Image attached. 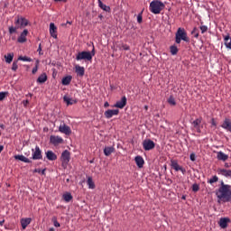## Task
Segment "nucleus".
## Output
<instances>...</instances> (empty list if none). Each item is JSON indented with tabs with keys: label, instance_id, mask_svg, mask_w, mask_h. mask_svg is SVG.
Here are the masks:
<instances>
[{
	"label": "nucleus",
	"instance_id": "f257e3e1",
	"mask_svg": "<svg viewBox=\"0 0 231 231\" xmlns=\"http://www.w3.org/2000/svg\"><path fill=\"white\" fill-rule=\"evenodd\" d=\"M218 203L231 201V186L221 182L220 188L216 191Z\"/></svg>",
	"mask_w": 231,
	"mask_h": 231
},
{
	"label": "nucleus",
	"instance_id": "f03ea898",
	"mask_svg": "<svg viewBox=\"0 0 231 231\" xmlns=\"http://www.w3.org/2000/svg\"><path fill=\"white\" fill-rule=\"evenodd\" d=\"M165 8V4H163L162 1L153 0L150 3V12L152 14H154L155 15H158V14L162 13V10Z\"/></svg>",
	"mask_w": 231,
	"mask_h": 231
},
{
	"label": "nucleus",
	"instance_id": "7ed1b4c3",
	"mask_svg": "<svg viewBox=\"0 0 231 231\" xmlns=\"http://www.w3.org/2000/svg\"><path fill=\"white\" fill-rule=\"evenodd\" d=\"M93 57H95V47H93L92 51H81L79 52L76 56V60H92Z\"/></svg>",
	"mask_w": 231,
	"mask_h": 231
},
{
	"label": "nucleus",
	"instance_id": "20e7f679",
	"mask_svg": "<svg viewBox=\"0 0 231 231\" xmlns=\"http://www.w3.org/2000/svg\"><path fill=\"white\" fill-rule=\"evenodd\" d=\"M70 153L68 150H65L62 153H61V165L63 169H66V167H68V164L69 163V160H70Z\"/></svg>",
	"mask_w": 231,
	"mask_h": 231
},
{
	"label": "nucleus",
	"instance_id": "39448f33",
	"mask_svg": "<svg viewBox=\"0 0 231 231\" xmlns=\"http://www.w3.org/2000/svg\"><path fill=\"white\" fill-rule=\"evenodd\" d=\"M14 24L17 26L18 29L22 30V28H26L28 24V20L23 17H17L14 21Z\"/></svg>",
	"mask_w": 231,
	"mask_h": 231
},
{
	"label": "nucleus",
	"instance_id": "423d86ee",
	"mask_svg": "<svg viewBox=\"0 0 231 231\" xmlns=\"http://www.w3.org/2000/svg\"><path fill=\"white\" fill-rule=\"evenodd\" d=\"M59 131L60 133H62V134H66L67 136H69V134H71V128L64 123H61L60 125Z\"/></svg>",
	"mask_w": 231,
	"mask_h": 231
},
{
	"label": "nucleus",
	"instance_id": "0eeeda50",
	"mask_svg": "<svg viewBox=\"0 0 231 231\" xmlns=\"http://www.w3.org/2000/svg\"><path fill=\"white\" fill-rule=\"evenodd\" d=\"M176 37H179V39H181L185 42H189V37H187V32H185V29L179 28L176 32Z\"/></svg>",
	"mask_w": 231,
	"mask_h": 231
},
{
	"label": "nucleus",
	"instance_id": "6e6552de",
	"mask_svg": "<svg viewBox=\"0 0 231 231\" xmlns=\"http://www.w3.org/2000/svg\"><path fill=\"white\" fill-rule=\"evenodd\" d=\"M143 147L144 151H152V149H154L155 144L151 139H146L143 142Z\"/></svg>",
	"mask_w": 231,
	"mask_h": 231
},
{
	"label": "nucleus",
	"instance_id": "1a4fd4ad",
	"mask_svg": "<svg viewBox=\"0 0 231 231\" xmlns=\"http://www.w3.org/2000/svg\"><path fill=\"white\" fill-rule=\"evenodd\" d=\"M50 142L52 143V145H59L60 143H64V139L59 135H51L50 137Z\"/></svg>",
	"mask_w": 231,
	"mask_h": 231
},
{
	"label": "nucleus",
	"instance_id": "9d476101",
	"mask_svg": "<svg viewBox=\"0 0 231 231\" xmlns=\"http://www.w3.org/2000/svg\"><path fill=\"white\" fill-rule=\"evenodd\" d=\"M42 152H41V148L36 146L35 149H32V160H42Z\"/></svg>",
	"mask_w": 231,
	"mask_h": 231
},
{
	"label": "nucleus",
	"instance_id": "9b49d317",
	"mask_svg": "<svg viewBox=\"0 0 231 231\" xmlns=\"http://www.w3.org/2000/svg\"><path fill=\"white\" fill-rule=\"evenodd\" d=\"M127 104V98L125 97H123L119 101H117L113 107H118L119 109H124L125 107V105Z\"/></svg>",
	"mask_w": 231,
	"mask_h": 231
},
{
	"label": "nucleus",
	"instance_id": "f8f14e48",
	"mask_svg": "<svg viewBox=\"0 0 231 231\" xmlns=\"http://www.w3.org/2000/svg\"><path fill=\"white\" fill-rule=\"evenodd\" d=\"M120 113L118 109H108L105 112L106 118H113V116H116Z\"/></svg>",
	"mask_w": 231,
	"mask_h": 231
},
{
	"label": "nucleus",
	"instance_id": "ddd939ff",
	"mask_svg": "<svg viewBox=\"0 0 231 231\" xmlns=\"http://www.w3.org/2000/svg\"><path fill=\"white\" fill-rule=\"evenodd\" d=\"M192 127L195 131H197V133H201V118L193 121Z\"/></svg>",
	"mask_w": 231,
	"mask_h": 231
},
{
	"label": "nucleus",
	"instance_id": "4468645a",
	"mask_svg": "<svg viewBox=\"0 0 231 231\" xmlns=\"http://www.w3.org/2000/svg\"><path fill=\"white\" fill-rule=\"evenodd\" d=\"M50 35L53 37V39H57V26L55 23H50Z\"/></svg>",
	"mask_w": 231,
	"mask_h": 231
},
{
	"label": "nucleus",
	"instance_id": "2eb2a0df",
	"mask_svg": "<svg viewBox=\"0 0 231 231\" xmlns=\"http://www.w3.org/2000/svg\"><path fill=\"white\" fill-rule=\"evenodd\" d=\"M228 223H230V218L222 217L220 218L218 225L221 228H226V226H228Z\"/></svg>",
	"mask_w": 231,
	"mask_h": 231
},
{
	"label": "nucleus",
	"instance_id": "dca6fc26",
	"mask_svg": "<svg viewBox=\"0 0 231 231\" xmlns=\"http://www.w3.org/2000/svg\"><path fill=\"white\" fill-rule=\"evenodd\" d=\"M20 223H21L23 230H26V226H28V225H30V223H32V219L30 217L22 218L20 220Z\"/></svg>",
	"mask_w": 231,
	"mask_h": 231
},
{
	"label": "nucleus",
	"instance_id": "f3484780",
	"mask_svg": "<svg viewBox=\"0 0 231 231\" xmlns=\"http://www.w3.org/2000/svg\"><path fill=\"white\" fill-rule=\"evenodd\" d=\"M217 158L220 162H226V160H228V155L223 152H217Z\"/></svg>",
	"mask_w": 231,
	"mask_h": 231
},
{
	"label": "nucleus",
	"instance_id": "a211bd4d",
	"mask_svg": "<svg viewBox=\"0 0 231 231\" xmlns=\"http://www.w3.org/2000/svg\"><path fill=\"white\" fill-rule=\"evenodd\" d=\"M75 71H76V73L79 77H84V73H85L86 69H84V67H81L79 65H76L75 66Z\"/></svg>",
	"mask_w": 231,
	"mask_h": 231
},
{
	"label": "nucleus",
	"instance_id": "6ab92c4d",
	"mask_svg": "<svg viewBox=\"0 0 231 231\" xmlns=\"http://www.w3.org/2000/svg\"><path fill=\"white\" fill-rule=\"evenodd\" d=\"M221 127L223 129H226V131H229V133H231V120L230 119H225V121L222 124Z\"/></svg>",
	"mask_w": 231,
	"mask_h": 231
},
{
	"label": "nucleus",
	"instance_id": "aec40b11",
	"mask_svg": "<svg viewBox=\"0 0 231 231\" xmlns=\"http://www.w3.org/2000/svg\"><path fill=\"white\" fill-rule=\"evenodd\" d=\"M63 100L67 104V106H73V104H77V100L71 98L69 96H64Z\"/></svg>",
	"mask_w": 231,
	"mask_h": 231
},
{
	"label": "nucleus",
	"instance_id": "412c9836",
	"mask_svg": "<svg viewBox=\"0 0 231 231\" xmlns=\"http://www.w3.org/2000/svg\"><path fill=\"white\" fill-rule=\"evenodd\" d=\"M28 35V30H23L18 37V42H26V36Z\"/></svg>",
	"mask_w": 231,
	"mask_h": 231
},
{
	"label": "nucleus",
	"instance_id": "4be33fe9",
	"mask_svg": "<svg viewBox=\"0 0 231 231\" xmlns=\"http://www.w3.org/2000/svg\"><path fill=\"white\" fill-rule=\"evenodd\" d=\"M46 157L51 162H54V160H57V154H55V152H53L52 151L46 152Z\"/></svg>",
	"mask_w": 231,
	"mask_h": 231
},
{
	"label": "nucleus",
	"instance_id": "5701e85b",
	"mask_svg": "<svg viewBox=\"0 0 231 231\" xmlns=\"http://www.w3.org/2000/svg\"><path fill=\"white\" fill-rule=\"evenodd\" d=\"M135 163H136L137 167H139V169H142V167H143V164L145 163V162L143 161V158L142 156H136Z\"/></svg>",
	"mask_w": 231,
	"mask_h": 231
},
{
	"label": "nucleus",
	"instance_id": "b1692460",
	"mask_svg": "<svg viewBox=\"0 0 231 231\" xmlns=\"http://www.w3.org/2000/svg\"><path fill=\"white\" fill-rule=\"evenodd\" d=\"M113 152H115V147H113V146L105 147V149H104L105 156H111V154H113Z\"/></svg>",
	"mask_w": 231,
	"mask_h": 231
},
{
	"label": "nucleus",
	"instance_id": "393cba45",
	"mask_svg": "<svg viewBox=\"0 0 231 231\" xmlns=\"http://www.w3.org/2000/svg\"><path fill=\"white\" fill-rule=\"evenodd\" d=\"M171 167L174 169V171H181V172H185V170H183V168H181V166H180L176 161L171 162Z\"/></svg>",
	"mask_w": 231,
	"mask_h": 231
},
{
	"label": "nucleus",
	"instance_id": "a878e982",
	"mask_svg": "<svg viewBox=\"0 0 231 231\" xmlns=\"http://www.w3.org/2000/svg\"><path fill=\"white\" fill-rule=\"evenodd\" d=\"M46 80H48V76L46 75V73H42V75L39 76V78L37 79V82L39 84H44V82H46Z\"/></svg>",
	"mask_w": 231,
	"mask_h": 231
},
{
	"label": "nucleus",
	"instance_id": "bb28decb",
	"mask_svg": "<svg viewBox=\"0 0 231 231\" xmlns=\"http://www.w3.org/2000/svg\"><path fill=\"white\" fill-rule=\"evenodd\" d=\"M14 160H19L20 162H23V163H30V159L24 155H14Z\"/></svg>",
	"mask_w": 231,
	"mask_h": 231
},
{
	"label": "nucleus",
	"instance_id": "cd10ccee",
	"mask_svg": "<svg viewBox=\"0 0 231 231\" xmlns=\"http://www.w3.org/2000/svg\"><path fill=\"white\" fill-rule=\"evenodd\" d=\"M71 79L72 77L71 76H66L62 79L61 80V84L63 86H69V84L71 83Z\"/></svg>",
	"mask_w": 231,
	"mask_h": 231
},
{
	"label": "nucleus",
	"instance_id": "c85d7f7f",
	"mask_svg": "<svg viewBox=\"0 0 231 231\" xmlns=\"http://www.w3.org/2000/svg\"><path fill=\"white\" fill-rule=\"evenodd\" d=\"M5 59L7 64H11L12 60H14V52H10L7 55H5Z\"/></svg>",
	"mask_w": 231,
	"mask_h": 231
},
{
	"label": "nucleus",
	"instance_id": "c756f323",
	"mask_svg": "<svg viewBox=\"0 0 231 231\" xmlns=\"http://www.w3.org/2000/svg\"><path fill=\"white\" fill-rule=\"evenodd\" d=\"M224 41H225V46L226 48H228V50H231V38H230V36L229 35L225 36Z\"/></svg>",
	"mask_w": 231,
	"mask_h": 231
},
{
	"label": "nucleus",
	"instance_id": "7c9ffc66",
	"mask_svg": "<svg viewBox=\"0 0 231 231\" xmlns=\"http://www.w3.org/2000/svg\"><path fill=\"white\" fill-rule=\"evenodd\" d=\"M98 1V6L101 7L102 10L105 12H109L111 8L102 3V0H97Z\"/></svg>",
	"mask_w": 231,
	"mask_h": 231
},
{
	"label": "nucleus",
	"instance_id": "2f4dec72",
	"mask_svg": "<svg viewBox=\"0 0 231 231\" xmlns=\"http://www.w3.org/2000/svg\"><path fill=\"white\" fill-rule=\"evenodd\" d=\"M87 185L88 186V189H95V181H93V178L88 177Z\"/></svg>",
	"mask_w": 231,
	"mask_h": 231
},
{
	"label": "nucleus",
	"instance_id": "473e14b6",
	"mask_svg": "<svg viewBox=\"0 0 231 231\" xmlns=\"http://www.w3.org/2000/svg\"><path fill=\"white\" fill-rule=\"evenodd\" d=\"M63 199L67 203H69V201L73 199V196H71L70 193H65L63 194Z\"/></svg>",
	"mask_w": 231,
	"mask_h": 231
},
{
	"label": "nucleus",
	"instance_id": "72a5a7b5",
	"mask_svg": "<svg viewBox=\"0 0 231 231\" xmlns=\"http://www.w3.org/2000/svg\"><path fill=\"white\" fill-rule=\"evenodd\" d=\"M18 60H23V62H32V58L28 56H19Z\"/></svg>",
	"mask_w": 231,
	"mask_h": 231
},
{
	"label": "nucleus",
	"instance_id": "f704fd0d",
	"mask_svg": "<svg viewBox=\"0 0 231 231\" xmlns=\"http://www.w3.org/2000/svg\"><path fill=\"white\" fill-rule=\"evenodd\" d=\"M171 55H177L178 53V47L176 45H172L170 47Z\"/></svg>",
	"mask_w": 231,
	"mask_h": 231
},
{
	"label": "nucleus",
	"instance_id": "c9c22d12",
	"mask_svg": "<svg viewBox=\"0 0 231 231\" xmlns=\"http://www.w3.org/2000/svg\"><path fill=\"white\" fill-rule=\"evenodd\" d=\"M218 180L219 178H217V176H213L211 179L208 180V183H210V185H212V183H217Z\"/></svg>",
	"mask_w": 231,
	"mask_h": 231
},
{
	"label": "nucleus",
	"instance_id": "e433bc0d",
	"mask_svg": "<svg viewBox=\"0 0 231 231\" xmlns=\"http://www.w3.org/2000/svg\"><path fill=\"white\" fill-rule=\"evenodd\" d=\"M17 30H19V27H17V25H15V27L11 26L9 27V33H15V32H17Z\"/></svg>",
	"mask_w": 231,
	"mask_h": 231
},
{
	"label": "nucleus",
	"instance_id": "4c0bfd02",
	"mask_svg": "<svg viewBox=\"0 0 231 231\" xmlns=\"http://www.w3.org/2000/svg\"><path fill=\"white\" fill-rule=\"evenodd\" d=\"M191 34L194 35V37H195L196 39H198V37H199V33L198 32V28L195 27V28L192 30Z\"/></svg>",
	"mask_w": 231,
	"mask_h": 231
},
{
	"label": "nucleus",
	"instance_id": "58836bf2",
	"mask_svg": "<svg viewBox=\"0 0 231 231\" xmlns=\"http://www.w3.org/2000/svg\"><path fill=\"white\" fill-rule=\"evenodd\" d=\"M168 102L170 106H176V100L172 97H169Z\"/></svg>",
	"mask_w": 231,
	"mask_h": 231
},
{
	"label": "nucleus",
	"instance_id": "ea45409f",
	"mask_svg": "<svg viewBox=\"0 0 231 231\" xmlns=\"http://www.w3.org/2000/svg\"><path fill=\"white\" fill-rule=\"evenodd\" d=\"M18 68H19V65L17 64V61H14L12 66V70L17 71Z\"/></svg>",
	"mask_w": 231,
	"mask_h": 231
},
{
	"label": "nucleus",
	"instance_id": "a19ab883",
	"mask_svg": "<svg viewBox=\"0 0 231 231\" xmlns=\"http://www.w3.org/2000/svg\"><path fill=\"white\" fill-rule=\"evenodd\" d=\"M6 95H8V92H0V100H5Z\"/></svg>",
	"mask_w": 231,
	"mask_h": 231
},
{
	"label": "nucleus",
	"instance_id": "79ce46f5",
	"mask_svg": "<svg viewBox=\"0 0 231 231\" xmlns=\"http://www.w3.org/2000/svg\"><path fill=\"white\" fill-rule=\"evenodd\" d=\"M52 223H53L54 226H56V227L60 226V223H59V222L57 221V217H53V218H52Z\"/></svg>",
	"mask_w": 231,
	"mask_h": 231
},
{
	"label": "nucleus",
	"instance_id": "37998d69",
	"mask_svg": "<svg viewBox=\"0 0 231 231\" xmlns=\"http://www.w3.org/2000/svg\"><path fill=\"white\" fill-rule=\"evenodd\" d=\"M192 190H193V192H198V190H199V185L193 184L192 185Z\"/></svg>",
	"mask_w": 231,
	"mask_h": 231
},
{
	"label": "nucleus",
	"instance_id": "c03bdc74",
	"mask_svg": "<svg viewBox=\"0 0 231 231\" xmlns=\"http://www.w3.org/2000/svg\"><path fill=\"white\" fill-rule=\"evenodd\" d=\"M33 172H38L39 174H45L46 170L35 169Z\"/></svg>",
	"mask_w": 231,
	"mask_h": 231
},
{
	"label": "nucleus",
	"instance_id": "a18cd8bd",
	"mask_svg": "<svg viewBox=\"0 0 231 231\" xmlns=\"http://www.w3.org/2000/svg\"><path fill=\"white\" fill-rule=\"evenodd\" d=\"M200 30H201V33H205V32H207V30H208V28L206 25H202V26H200Z\"/></svg>",
	"mask_w": 231,
	"mask_h": 231
},
{
	"label": "nucleus",
	"instance_id": "49530a36",
	"mask_svg": "<svg viewBox=\"0 0 231 231\" xmlns=\"http://www.w3.org/2000/svg\"><path fill=\"white\" fill-rule=\"evenodd\" d=\"M37 71H39V67L35 66L32 70V75H35V73H37Z\"/></svg>",
	"mask_w": 231,
	"mask_h": 231
},
{
	"label": "nucleus",
	"instance_id": "de8ad7c7",
	"mask_svg": "<svg viewBox=\"0 0 231 231\" xmlns=\"http://www.w3.org/2000/svg\"><path fill=\"white\" fill-rule=\"evenodd\" d=\"M189 158H190L191 162H196V154L191 153Z\"/></svg>",
	"mask_w": 231,
	"mask_h": 231
},
{
	"label": "nucleus",
	"instance_id": "09e8293b",
	"mask_svg": "<svg viewBox=\"0 0 231 231\" xmlns=\"http://www.w3.org/2000/svg\"><path fill=\"white\" fill-rule=\"evenodd\" d=\"M28 104H30V101H28V100H23V106L24 107H26V106H28Z\"/></svg>",
	"mask_w": 231,
	"mask_h": 231
},
{
	"label": "nucleus",
	"instance_id": "8fccbe9b",
	"mask_svg": "<svg viewBox=\"0 0 231 231\" xmlns=\"http://www.w3.org/2000/svg\"><path fill=\"white\" fill-rule=\"evenodd\" d=\"M137 23H142V14L137 15Z\"/></svg>",
	"mask_w": 231,
	"mask_h": 231
},
{
	"label": "nucleus",
	"instance_id": "3c124183",
	"mask_svg": "<svg viewBox=\"0 0 231 231\" xmlns=\"http://www.w3.org/2000/svg\"><path fill=\"white\" fill-rule=\"evenodd\" d=\"M38 51H39V54L42 55L41 51H42V47L41 46V43L39 44Z\"/></svg>",
	"mask_w": 231,
	"mask_h": 231
},
{
	"label": "nucleus",
	"instance_id": "603ef678",
	"mask_svg": "<svg viewBox=\"0 0 231 231\" xmlns=\"http://www.w3.org/2000/svg\"><path fill=\"white\" fill-rule=\"evenodd\" d=\"M181 39L180 38H179L178 36H176V42H177V44H180V42H181Z\"/></svg>",
	"mask_w": 231,
	"mask_h": 231
},
{
	"label": "nucleus",
	"instance_id": "864d4df0",
	"mask_svg": "<svg viewBox=\"0 0 231 231\" xmlns=\"http://www.w3.org/2000/svg\"><path fill=\"white\" fill-rule=\"evenodd\" d=\"M123 50H125V51L129 50V46H127V45H123Z\"/></svg>",
	"mask_w": 231,
	"mask_h": 231
},
{
	"label": "nucleus",
	"instance_id": "5fc2aeb1",
	"mask_svg": "<svg viewBox=\"0 0 231 231\" xmlns=\"http://www.w3.org/2000/svg\"><path fill=\"white\" fill-rule=\"evenodd\" d=\"M211 124H212V125H213L214 127H216L217 124H216V121H215L214 119H212Z\"/></svg>",
	"mask_w": 231,
	"mask_h": 231
},
{
	"label": "nucleus",
	"instance_id": "6e6d98bb",
	"mask_svg": "<svg viewBox=\"0 0 231 231\" xmlns=\"http://www.w3.org/2000/svg\"><path fill=\"white\" fill-rule=\"evenodd\" d=\"M104 107H109V103H108V102H106V103L104 104Z\"/></svg>",
	"mask_w": 231,
	"mask_h": 231
},
{
	"label": "nucleus",
	"instance_id": "4d7b16f0",
	"mask_svg": "<svg viewBox=\"0 0 231 231\" xmlns=\"http://www.w3.org/2000/svg\"><path fill=\"white\" fill-rule=\"evenodd\" d=\"M57 3H60V2H63V3H66V1L68 0H55Z\"/></svg>",
	"mask_w": 231,
	"mask_h": 231
},
{
	"label": "nucleus",
	"instance_id": "13d9d810",
	"mask_svg": "<svg viewBox=\"0 0 231 231\" xmlns=\"http://www.w3.org/2000/svg\"><path fill=\"white\" fill-rule=\"evenodd\" d=\"M5 225V220H0V226H3Z\"/></svg>",
	"mask_w": 231,
	"mask_h": 231
},
{
	"label": "nucleus",
	"instance_id": "bf43d9fd",
	"mask_svg": "<svg viewBox=\"0 0 231 231\" xmlns=\"http://www.w3.org/2000/svg\"><path fill=\"white\" fill-rule=\"evenodd\" d=\"M35 66H37V68H39V60H36Z\"/></svg>",
	"mask_w": 231,
	"mask_h": 231
},
{
	"label": "nucleus",
	"instance_id": "052dcab7",
	"mask_svg": "<svg viewBox=\"0 0 231 231\" xmlns=\"http://www.w3.org/2000/svg\"><path fill=\"white\" fill-rule=\"evenodd\" d=\"M3 149H4L3 145H0V152H3Z\"/></svg>",
	"mask_w": 231,
	"mask_h": 231
},
{
	"label": "nucleus",
	"instance_id": "680f3d73",
	"mask_svg": "<svg viewBox=\"0 0 231 231\" xmlns=\"http://www.w3.org/2000/svg\"><path fill=\"white\" fill-rule=\"evenodd\" d=\"M1 129H5V125H0Z\"/></svg>",
	"mask_w": 231,
	"mask_h": 231
},
{
	"label": "nucleus",
	"instance_id": "e2e57ef3",
	"mask_svg": "<svg viewBox=\"0 0 231 231\" xmlns=\"http://www.w3.org/2000/svg\"><path fill=\"white\" fill-rule=\"evenodd\" d=\"M49 231H55V228L51 227V228L49 229Z\"/></svg>",
	"mask_w": 231,
	"mask_h": 231
},
{
	"label": "nucleus",
	"instance_id": "0e129e2a",
	"mask_svg": "<svg viewBox=\"0 0 231 231\" xmlns=\"http://www.w3.org/2000/svg\"><path fill=\"white\" fill-rule=\"evenodd\" d=\"M148 108H149V106H144V109H146V110H147Z\"/></svg>",
	"mask_w": 231,
	"mask_h": 231
},
{
	"label": "nucleus",
	"instance_id": "69168bd1",
	"mask_svg": "<svg viewBox=\"0 0 231 231\" xmlns=\"http://www.w3.org/2000/svg\"><path fill=\"white\" fill-rule=\"evenodd\" d=\"M68 24H71V22H67Z\"/></svg>",
	"mask_w": 231,
	"mask_h": 231
},
{
	"label": "nucleus",
	"instance_id": "338daca9",
	"mask_svg": "<svg viewBox=\"0 0 231 231\" xmlns=\"http://www.w3.org/2000/svg\"><path fill=\"white\" fill-rule=\"evenodd\" d=\"M225 167H228V164H225Z\"/></svg>",
	"mask_w": 231,
	"mask_h": 231
},
{
	"label": "nucleus",
	"instance_id": "774afa93",
	"mask_svg": "<svg viewBox=\"0 0 231 231\" xmlns=\"http://www.w3.org/2000/svg\"><path fill=\"white\" fill-rule=\"evenodd\" d=\"M29 97H32V94H29Z\"/></svg>",
	"mask_w": 231,
	"mask_h": 231
}]
</instances>
